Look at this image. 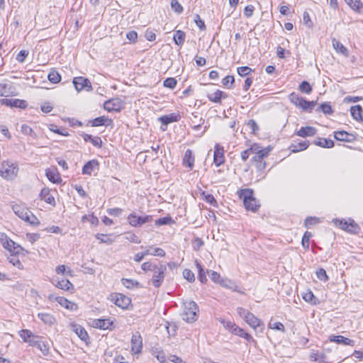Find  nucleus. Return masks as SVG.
Wrapping results in <instances>:
<instances>
[{"mask_svg":"<svg viewBox=\"0 0 363 363\" xmlns=\"http://www.w3.org/2000/svg\"><path fill=\"white\" fill-rule=\"evenodd\" d=\"M13 212L16 216L23 220L28 222L33 225H39L40 222L32 212L23 205L15 204L12 207Z\"/></svg>","mask_w":363,"mask_h":363,"instance_id":"1","label":"nucleus"},{"mask_svg":"<svg viewBox=\"0 0 363 363\" xmlns=\"http://www.w3.org/2000/svg\"><path fill=\"white\" fill-rule=\"evenodd\" d=\"M199 307L196 302L193 301H186L184 303V311L182 318L188 323H192L197 320Z\"/></svg>","mask_w":363,"mask_h":363,"instance_id":"2","label":"nucleus"},{"mask_svg":"<svg viewBox=\"0 0 363 363\" xmlns=\"http://www.w3.org/2000/svg\"><path fill=\"white\" fill-rule=\"evenodd\" d=\"M18 172V168L16 164L9 162H4L1 165L0 174L4 179L11 180L17 176Z\"/></svg>","mask_w":363,"mask_h":363,"instance_id":"3","label":"nucleus"},{"mask_svg":"<svg viewBox=\"0 0 363 363\" xmlns=\"http://www.w3.org/2000/svg\"><path fill=\"white\" fill-rule=\"evenodd\" d=\"M289 101L295 106L303 110H311L315 104V101H309L300 96L298 94L292 93L289 96Z\"/></svg>","mask_w":363,"mask_h":363,"instance_id":"4","label":"nucleus"},{"mask_svg":"<svg viewBox=\"0 0 363 363\" xmlns=\"http://www.w3.org/2000/svg\"><path fill=\"white\" fill-rule=\"evenodd\" d=\"M271 151L272 147L268 146L262 148V151L259 154H256L252 157L251 162H255L257 170L262 171L266 168V162H264L263 160L269 155Z\"/></svg>","mask_w":363,"mask_h":363,"instance_id":"5","label":"nucleus"},{"mask_svg":"<svg viewBox=\"0 0 363 363\" xmlns=\"http://www.w3.org/2000/svg\"><path fill=\"white\" fill-rule=\"evenodd\" d=\"M242 196L243 198L244 205L247 210L253 212L256 211L260 206L259 202L253 196L252 191L245 190L243 191Z\"/></svg>","mask_w":363,"mask_h":363,"instance_id":"6","label":"nucleus"},{"mask_svg":"<svg viewBox=\"0 0 363 363\" xmlns=\"http://www.w3.org/2000/svg\"><path fill=\"white\" fill-rule=\"evenodd\" d=\"M0 242L3 247L11 252L19 253L22 247L16 245L12 240H11L5 233H0Z\"/></svg>","mask_w":363,"mask_h":363,"instance_id":"7","label":"nucleus"},{"mask_svg":"<svg viewBox=\"0 0 363 363\" xmlns=\"http://www.w3.org/2000/svg\"><path fill=\"white\" fill-rule=\"evenodd\" d=\"M110 300L123 309H126L131 303V299L122 294H111Z\"/></svg>","mask_w":363,"mask_h":363,"instance_id":"8","label":"nucleus"},{"mask_svg":"<svg viewBox=\"0 0 363 363\" xmlns=\"http://www.w3.org/2000/svg\"><path fill=\"white\" fill-rule=\"evenodd\" d=\"M152 216L147 215L145 216H138L135 213H132L128 216V220L130 225L133 227H138L143 224L151 222Z\"/></svg>","mask_w":363,"mask_h":363,"instance_id":"9","label":"nucleus"},{"mask_svg":"<svg viewBox=\"0 0 363 363\" xmlns=\"http://www.w3.org/2000/svg\"><path fill=\"white\" fill-rule=\"evenodd\" d=\"M166 269L167 267L165 265L160 264L153 271L154 274L152 278V281L154 286L159 287L162 284L164 278V272Z\"/></svg>","mask_w":363,"mask_h":363,"instance_id":"10","label":"nucleus"},{"mask_svg":"<svg viewBox=\"0 0 363 363\" xmlns=\"http://www.w3.org/2000/svg\"><path fill=\"white\" fill-rule=\"evenodd\" d=\"M73 84L77 91L86 90L88 91L92 90L91 82L83 77H77L73 79Z\"/></svg>","mask_w":363,"mask_h":363,"instance_id":"11","label":"nucleus"},{"mask_svg":"<svg viewBox=\"0 0 363 363\" xmlns=\"http://www.w3.org/2000/svg\"><path fill=\"white\" fill-rule=\"evenodd\" d=\"M245 322L257 332L262 333L264 324L260 319L257 318L251 312L246 316Z\"/></svg>","mask_w":363,"mask_h":363,"instance_id":"12","label":"nucleus"},{"mask_svg":"<svg viewBox=\"0 0 363 363\" xmlns=\"http://www.w3.org/2000/svg\"><path fill=\"white\" fill-rule=\"evenodd\" d=\"M143 349V339L139 332H135L131 337V350L135 354H140Z\"/></svg>","mask_w":363,"mask_h":363,"instance_id":"13","label":"nucleus"},{"mask_svg":"<svg viewBox=\"0 0 363 363\" xmlns=\"http://www.w3.org/2000/svg\"><path fill=\"white\" fill-rule=\"evenodd\" d=\"M51 282L55 286L64 290L65 291H68L70 293H73L74 288V285L68 280V279H60L59 278L53 279Z\"/></svg>","mask_w":363,"mask_h":363,"instance_id":"14","label":"nucleus"},{"mask_svg":"<svg viewBox=\"0 0 363 363\" xmlns=\"http://www.w3.org/2000/svg\"><path fill=\"white\" fill-rule=\"evenodd\" d=\"M49 299L50 301H56L60 306L67 309L74 311L77 309V305L73 302L69 301L67 298L62 296H55V295H50Z\"/></svg>","mask_w":363,"mask_h":363,"instance_id":"15","label":"nucleus"},{"mask_svg":"<svg viewBox=\"0 0 363 363\" xmlns=\"http://www.w3.org/2000/svg\"><path fill=\"white\" fill-rule=\"evenodd\" d=\"M181 116L176 113H172L168 115L162 116L159 118V121L162 123V130H165L168 124L177 122L179 121Z\"/></svg>","mask_w":363,"mask_h":363,"instance_id":"16","label":"nucleus"},{"mask_svg":"<svg viewBox=\"0 0 363 363\" xmlns=\"http://www.w3.org/2000/svg\"><path fill=\"white\" fill-rule=\"evenodd\" d=\"M104 109L108 112L119 111L122 108L121 101L114 98L106 101L104 104Z\"/></svg>","mask_w":363,"mask_h":363,"instance_id":"17","label":"nucleus"},{"mask_svg":"<svg viewBox=\"0 0 363 363\" xmlns=\"http://www.w3.org/2000/svg\"><path fill=\"white\" fill-rule=\"evenodd\" d=\"M0 104L3 105H6L7 106L16 107L20 108H26L28 106V104L26 101L21 99H2L0 100Z\"/></svg>","mask_w":363,"mask_h":363,"instance_id":"18","label":"nucleus"},{"mask_svg":"<svg viewBox=\"0 0 363 363\" xmlns=\"http://www.w3.org/2000/svg\"><path fill=\"white\" fill-rule=\"evenodd\" d=\"M213 157V162L216 167L220 166L225 162L224 149L218 144L215 145Z\"/></svg>","mask_w":363,"mask_h":363,"instance_id":"19","label":"nucleus"},{"mask_svg":"<svg viewBox=\"0 0 363 363\" xmlns=\"http://www.w3.org/2000/svg\"><path fill=\"white\" fill-rule=\"evenodd\" d=\"M334 137L337 140L347 143H352L357 139L355 135L349 133L344 130L335 132Z\"/></svg>","mask_w":363,"mask_h":363,"instance_id":"20","label":"nucleus"},{"mask_svg":"<svg viewBox=\"0 0 363 363\" xmlns=\"http://www.w3.org/2000/svg\"><path fill=\"white\" fill-rule=\"evenodd\" d=\"M113 321L110 319H95L92 322V325L94 328L101 330H112V325Z\"/></svg>","mask_w":363,"mask_h":363,"instance_id":"21","label":"nucleus"},{"mask_svg":"<svg viewBox=\"0 0 363 363\" xmlns=\"http://www.w3.org/2000/svg\"><path fill=\"white\" fill-rule=\"evenodd\" d=\"M194 156L193 155V152L191 150L188 149L184 155L183 157V165L189 168L191 170L194 165Z\"/></svg>","mask_w":363,"mask_h":363,"instance_id":"22","label":"nucleus"},{"mask_svg":"<svg viewBox=\"0 0 363 363\" xmlns=\"http://www.w3.org/2000/svg\"><path fill=\"white\" fill-rule=\"evenodd\" d=\"M40 197L42 200L45 201L46 203L55 206V200L54 196L50 194V189L48 188H43L40 193Z\"/></svg>","mask_w":363,"mask_h":363,"instance_id":"23","label":"nucleus"},{"mask_svg":"<svg viewBox=\"0 0 363 363\" xmlns=\"http://www.w3.org/2000/svg\"><path fill=\"white\" fill-rule=\"evenodd\" d=\"M340 226L342 229L354 233H357L359 229L354 220H351L350 223L341 220L340 221Z\"/></svg>","mask_w":363,"mask_h":363,"instance_id":"24","label":"nucleus"},{"mask_svg":"<svg viewBox=\"0 0 363 363\" xmlns=\"http://www.w3.org/2000/svg\"><path fill=\"white\" fill-rule=\"evenodd\" d=\"M329 340L330 342H335L337 344L352 346L354 345V340L342 335H330Z\"/></svg>","mask_w":363,"mask_h":363,"instance_id":"25","label":"nucleus"},{"mask_svg":"<svg viewBox=\"0 0 363 363\" xmlns=\"http://www.w3.org/2000/svg\"><path fill=\"white\" fill-rule=\"evenodd\" d=\"M99 163L96 160H91L88 161L82 168V174L91 175L94 169L99 167Z\"/></svg>","mask_w":363,"mask_h":363,"instance_id":"26","label":"nucleus"},{"mask_svg":"<svg viewBox=\"0 0 363 363\" xmlns=\"http://www.w3.org/2000/svg\"><path fill=\"white\" fill-rule=\"evenodd\" d=\"M317 130L311 126L302 127L298 132L297 135L302 138L313 136L316 134Z\"/></svg>","mask_w":363,"mask_h":363,"instance_id":"27","label":"nucleus"},{"mask_svg":"<svg viewBox=\"0 0 363 363\" xmlns=\"http://www.w3.org/2000/svg\"><path fill=\"white\" fill-rule=\"evenodd\" d=\"M208 99L214 103H220L222 98H226L227 94L220 90H216L213 93H209L207 95Z\"/></svg>","mask_w":363,"mask_h":363,"instance_id":"28","label":"nucleus"},{"mask_svg":"<svg viewBox=\"0 0 363 363\" xmlns=\"http://www.w3.org/2000/svg\"><path fill=\"white\" fill-rule=\"evenodd\" d=\"M45 174L49 181L54 184H59L62 181L60 175L57 170L48 169L46 170Z\"/></svg>","mask_w":363,"mask_h":363,"instance_id":"29","label":"nucleus"},{"mask_svg":"<svg viewBox=\"0 0 363 363\" xmlns=\"http://www.w3.org/2000/svg\"><path fill=\"white\" fill-rule=\"evenodd\" d=\"M82 137L86 142H90L94 146L100 148L102 146V140L100 137H93L91 135L83 133Z\"/></svg>","mask_w":363,"mask_h":363,"instance_id":"30","label":"nucleus"},{"mask_svg":"<svg viewBox=\"0 0 363 363\" xmlns=\"http://www.w3.org/2000/svg\"><path fill=\"white\" fill-rule=\"evenodd\" d=\"M74 333L77 336L83 341L86 342L89 339V335L86 330L79 325H74L72 326Z\"/></svg>","mask_w":363,"mask_h":363,"instance_id":"31","label":"nucleus"},{"mask_svg":"<svg viewBox=\"0 0 363 363\" xmlns=\"http://www.w3.org/2000/svg\"><path fill=\"white\" fill-rule=\"evenodd\" d=\"M332 43L334 49L338 52L339 53L342 54L345 56H348V50L347 49L337 40L333 38L332 40Z\"/></svg>","mask_w":363,"mask_h":363,"instance_id":"32","label":"nucleus"},{"mask_svg":"<svg viewBox=\"0 0 363 363\" xmlns=\"http://www.w3.org/2000/svg\"><path fill=\"white\" fill-rule=\"evenodd\" d=\"M112 122L111 119H109L105 116H99L91 121V125L94 127L101 125H108Z\"/></svg>","mask_w":363,"mask_h":363,"instance_id":"33","label":"nucleus"},{"mask_svg":"<svg viewBox=\"0 0 363 363\" xmlns=\"http://www.w3.org/2000/svg\"><path fill=\"white\" fill-rule=\"evenodd\" d=\"M38 317L45 324L52 325L55 322V317L47 313H39Z\"/></svg>","mask_w":363,"mask_h":363,"instance_id":"34","label":"nucleus"},{"mask_svg":"<svg viewBox=\"0 0 363 363\" xmlns=\"http://www.w3.org/2000/svg\"><path fill=\"white\" fill-rule=\"evenodd\" d=\"M351 9L358 13H362L363 10V3L360 0H345Z\"/></svg>","mask_w":363,"mask_h":363,"instance_id":"35","label":"nucleus"},{"mask_svg":"<svg viewBox=\"0 0 363 363\" xmlns=\"http://www.w3.org/2000/svg\"><path fill=\"white\" fill-rule=\"evenodd\" d=\"M350 113L354 120L358 121H362V108L360 105L352 106L350 108Z\"/></svg>","mask_w":363,"mask_h":363,"instance_id":"36","label":"nucleus"},{"mask_svg":"<svg viewBox=\"0 0 363 363\" xmlns=\"http://www.w3.org/2000/svg\"><path fill=\"white\" fill-rule=\"evenodd\" d=\"M219 284L223 287L230 289L233 291H238L236 283L230 279L222 278V279L220 280Z\"/></svg>","mask_w":363,"mask_h":363,"instance_id":"37","label":"nucleus"},{"mask_svg":"<svg viewBox=\"0 0 363 363\" xmlns=\"http://www.w3.org/2000/svg\"><path fill=\"white\" fill-rule=\"evenodd\" d=\"M185 37L186 35L184 31L180 30H176L173 36L174 43L177 45H182L185 41Z\"/></svg>","mask_w":363,"mask_h":363,"instance_id":"38","label":"nucleus"},{"mask_svg":"<svg viewBox=\"0 0 363 363\" xmlns=\"http://www.w3.org/2000/svg\"><path fill=\"white\" fill-rule=\"evenodd\" d=\"M303 300L312 305H317L319 303L318 299L314 296L313 292L310 290L307 291L302 296Z\"/></svg>","mask_w":363,"mask_h":363,"instance_id":"39","label":"nucleus"},{"mask_svg":"<svg viewBox=\"0 0 363 363\" xmlns=\"http://www.w3.org/2000/svg\"><path fill=\"white\" fill-rule=\"evenodd\" d=\"M308 145H309V143H308V141H306V140L302 141V142H298V143H294L291 144V148L292 152H299V151L304 150L307 149L308 147Z\"/></svg>","mask_w":363,"mask_h":363,"instance_id":"40","label":"nucleus"},{"mask_svg":"<svg viewBox=\"0 0 363 363\" xmlns=\"http://www.w3.org/2000/svg\"><path fill=\"white\" fill-rule=\"evenodd\" d=\"M233 334L245 338L248 342H254L255 341L250 334L246 333L243 329H242L239 327H238L237 328H235V332L233 333Z\"/></svg>","mask_w":363,"mask_h":363,"instance_id":"41","label":"nucleus"},{"mask_svg":"<svg viewBox=\"0 0 363 363\" xmlns=\"http://www.w3.org/2000/svg\"><path fill=\"white\" fill-rule=\"evenodd\" d=\"M48 80L52 84H57L61 81V75L55 69H52L48 75Z\"/></svg>","mask_w":363,"mask_h":363,"instance_id":"42","label":"nucleus"},{"mask_svg":"<svg viewBox=\"0 0 363 363\" xmlns=\"http://www.w3.org/2000/svg\"><path fill=\"white\" fill-rule=\"evenodd\" d=\"M35 347H38L43 355H48L49 354V344L42 341L41 339H40L39 341L37 342V344L35 345Z\"/></svg>","mask_w":363,"mask_h":363,"instance_id":"43","label":"nucleus"},{"mask_svg":"<svg viewBox=\"0 0 363 363\" xmlns=\"http://www.w3.org/2000/svg\"><path fill=\"white\" fill-rule=\"evenodd\" d=\"M21 131L23 134L26 135H30L33 139L37 138L36 133L33 131V130L28 125L23 124L21 127Z\"/></svg>","mask_w":363,"mask_h":363,"instance_id":"44","label":"nucleus"},{"mask_svg":"<svg viewBox=\"0 0 363 363\" xmlns=\"http://www.w3.org/2000/svg\"><path fill=\"white\" fill-rule=\"evenodd\" d=\"M315 145L322 147L330 148L334 146V142L332 140L320 138L318 142H315Z\"/></svg>","mask_w":363,"mask_h":363,"instance_id":"45","label":"nucleus"},{"mask_svg":"<svg viewBox=\"0 0 363 363\" xmlns=\"http://www.w3.org/2000/svg\"><path fill=\"white\" fill-rule=\"evenodd\" d=\"M196 268L198 269V273H199L198 277H199V281L201 283L206 282L207 281V278H206V276L205 271L203 269L202 266L197 261H196Z\"/></svg>","mask_w":363,"mask_h":363,"instance_id":"46","label":"nucleus"},{"mask_svg":"<svg viewBox=\"0 0 363 363\" xmlns=\"http://www.w3.org/2000/svg\"><path fill=\"white\" fill-rule=\"evenodd\" d=\"M55 272L57 274H67V275H69V276H72V271L71 269L69 268H67L65 265L64 264H60V265H58L56 269H55Z\"/></svg>","mask_w":363,"mask_h":363,"instance_id":"47","label":"nucleus"},{"mask_svg":"<svg viewBox=\"0 0 363 363\" xmlns=\"http://www.w3.org/2000/svg\"><path fill=\"white\" fill-rule=\"evenodd\" d=\"M174 221L170 216H165L162 218H160L157 219L155 222V224L157 226L164 225H169L174 223Z\"/></svg>","mask_w":363,"mask_h":363,"instance_id":"48","label":"nucleus"},{"mask_svg":"<svg viewBox=\"0 0 363 363\" xmlns=\"http://www.w3.org/2000/svg\"><path fill=\"white\" fill-rule=\"evenodd\" d=\"M319 109L325 115H331L333 113V109L331 105L328 102L321 104L319 106Z\"/></svg>","mask_w":363,"mask_h":363,"instance_id":"49","label":"nucleus"},{"mask_svg":"<svg viewBox=\"0 0 363 363\" xmlns=\"http://www.w3.org/2000/svg\"><path fill=\"white\" fill-rule=\"evenodd\" d=\"M222 83L228 89H232L234 86L235 78L233 75H228L223 79Z\"/></svg>","mask_w":363,"mask_h":363,"instance_id":"50","label":"nucleus"},{"mask_svg":"<svg viewBox=\"0 0 363 363\" xmlns=\"http://www.w3.org/2000/svg\"><path fill=\"white\" fill-rule=\"evenodd\" d=\"M254 70L248 66L239 67L237 68L238 74L240 77H247Z\"/></svg>","mask_w":363,"mask_h":363,"instance_id":"51","label":"nucleus"},{"mask_svg":"<svg viewBox=\"0 0 363 363\" xmlns=\"http://www.w3.org/2000/svg\"><path fill=\"white\" fill-rule=\"evenodd\" d=\"M312 237V233L311 232H308V231H306L303 238H302V246L303 248L305 249H308L309 248V245H310V238Z\"/></svg>","mask_w":363,"mask_h":363,"instance_id":"52","label":"nucleus"},{"mask_svg":"<svg viewBox=\"0 0 363 363\" xmlns=\"http://www.w3.org/2000/svg\"><path fill=\"white\" fill-rule=\"evenodd\" d=\"M299 90L303 93L309 94L312 91V87L308 82L303 81L299 85Z\"/></svg>","mask_w":363,"mask_h":363,"instance_id":"53","label":"nucleus"},{"mask_svg":"<svg viewBox=\"0 0 363 363\" xmlns=\"http://www.w3.org/2000/svg\"><path fill=\"white\" fill-rule=\"evenodd\" d=\"M18 335L25 342L28 338L33 337V333L30 330L27 329H23L19 330Z\"/></svg>","mask_w":363,"mask_h":363,"instance_id":"54","label":"nucleus"},{"mask_svg":"<svg viewBox=\"0 0 363 363\" xmlns=\"http://www.w3.org/2000/svg\"><path fill=\"white\" fill-rule=\"evenodd\" d=\"M121 282L124 286L128 289L133 288L135 286H138L139 283L137 281L129 279H122Z\"/></svg>","mask_w":363,"mask_h":363,"instance_id":"55","label":"nucleus"},{"mask_svg":"<svg viewBox=\"0 0 363 363\" xmlns=\"http://www.w3.org/2000/svg\"><path fill=\"white\" fill-rule=\"evenodd\" d=\"M177 84V80L173 77L167 78L163 82L164 86L169 88L171 89H174Z\"/></svg>","mask_w":363,"mask_h":363,"instance_id":"56","label":"nucleus"},{"mask_svg":"<svg viewBox=\"0 0 363 363\" xmlns=\"http://www.w3.org/2000/svg\"><path fill=\"white\" fill-rule=\"evenodd\" d=\"M171 8L177 13L179 14L183 11V6L179 3L177 0H172Z\"/></svg>","mask_w":363,"mask_h":363,"instance_id":"57","label":"nucleus"},{"mask_svg":"<svg viewBox=\"0 0 363 363\" xmlns=\"http://www.w3.org/2000/svg\"><path fill=\"white\" fill-rule=\"evenodd\" d=\"M316 276L320 281H326L328 280V276L327 275L326 271L323 268H320L316 271Z\"/></svg>","mask_w":363,"mask_h":363,"instance_id":"58","label":"nucleus"},{"mask_svg":"<svg viewBox=\"0 0 363 363\" xmlns=\"http://www.w3.org/2000/svg\"><path fill=\"white\" fill-rule=\"evenodd\" d=\"M125 239H127L130 242H134L136 244H139L141 242L140 238L138 235H136L135 234L132 233H127L125 235Z\"/></svg>","mask_w":363,"mask_h":363,"instance_id":"59","label":"nucleus"},{"mask_svg":"<svg viewBox=\"0 0 363 363\" xmlns=\"http://www.w3.org/2000/svg\"><path fill=\"white\" fill-rule=\"evenodd\" d=\"M208 274L210 279L215 283L219 284L220 280L222 279L220 274H218V272H216L215 271L211 270V271L208 272Z\"/></svg>","mask_w":363,"mask_h":363,"instance_id":"60","label":"nucleus"},{"mask_svg":"<svg viewBox=\"0 0 363 363\" xmlns=\"http://www.w3.org/2000/svg\"><path fill=\"white\" fill-rule=\"evenodd\" d=\"M157 266L150 262H144L142 265H141V268L143 270H144L145 272H147V271H154L155 269V268L157 267Z\"/></svg>","mask_w":363,"mask_h":363,"instance_id":"61","label":"nucleus"},{"mask_svg":"<svg viewBox=\"0 0 363 363\" xmlns=\"http://www.w3.org/2000/svg\"><path fill=\"white\" fill-rule=\"evenodd\" d=\"M183 276L189 282H192L195 280L194 274L190 269H185L183 272Z\"/></svg>","mask_w":363,"mask_h":363,"instance_id":"62","label":"nucleus"},{"mask_svg":"<svg viewBox=\"0 0 363 363\" xmlns=\"http://www.w3.org/2000/svg\"><path fill=\"white\" fill-rule=\"evenodd\" d=\"M194 22L196 26L202 30H206L204 21L201 18L200 16L196 14L194 17Z\"/></svg>","mask_w":363,"mask_h":363,"instance_id":"63","label":"nucleus"},{"mask_svg":"<svg viewBox=\"0 0 363 363\" xmlns=\"http://www.w3.org/2000/svg\"><path fill=\"white\" fill-rule=\"evenodd\" d=\"M318 222H319V218H318L316 217H308L305 220L304 224L306 228H308L311 225H315Z\"/></svg>","mask_w":363,"mask_h":363,"instance_id":"64","label":"nucleus"}]
</instances>
